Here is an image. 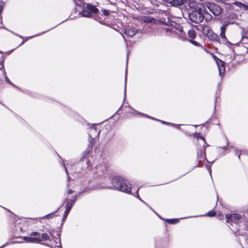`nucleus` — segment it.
Segmentation results:
<instances>
[{
    "mask_svg": "<svg viewBox=\"0 0 248 248\" xmlns=\"http://www.w3.org/2000/svg\"><path fill=\"white\" fill-rule=\"evenodd\" d=\"M111 183L115 189L122 192L130 193L131 186L129 182L122 177H114L111 180Z\"/></svg>",
    "mask_w": 248,
    "mask_h": 248,
    "instance_id": "f257e3e1",
    "label": "nucleus"
},
{
    "mask_svg": "<svg viewBox=\"0 0 248 248\" xmlns=\"http://www.w3.org/2000/svg\"><path fill=\"white\" fill-rule=\"evenodd\" d=\"M207 13L205 8L203 9L198 8V9L193 10L189 14V20L194 23L198 24L201 23L204 18V13Z\"/></svg>",
    "mask_w": 248,
    "mask_h": 248,
    "instance_id": "f03ea898",
    "label": "nucleus"
},
{
    "mask_svg": "<svg viewBox=\"0 0 248 248\" xmlns=\"http://www.w3.org/2000/svg\"><path fill=\"white\" fill-rule=\"evenodd\" d=\"M206 7L215 16H219L221 13V8L215 3L207 2L205 4Z\"/></svg>",
    "mask_w": 248,
    "mask_h": 248,
    "instance_id": "7ed1b4c3",
    "label": "nucleus"
},
{
    "mask_svg": "<svg viewBox=\"0 0 248 248\" xmlns=\"http://www.w3.org/2000/svg\"><path fill=\"white\" fill-rule=\"evenodd\" d=\"M241 215L238 214H231L226 215V219L227 223L232 225V223L237 224L241 219Z\"/></svg>",
    "mask_w": 248,
    "mask_h": 248,
    "instance_id": "20e7f679",
    "label": "nucleus"
},
{
    "mask_svg": "<svg viewBox=\"0 0 248 248\" xmlns=\"http://www.w3.org/2000/svg\"><path fill=\"white\" fill-rule=\"evenodd\" d=\"M99 133L100 131H97L96 126L95 125H93L90 128L88 131V134L90 138V142L91 144H93V141L94 139L98 137Z\"/></svg>",
    "mask_w": 248,
    "mask_h": 248,
    "instance_id": "39448f33",
    "label": "nucleus"
},
{
    "mask_svg": "<svg viewBox=\"0 0 248 248\" xmlns=\"http://www.w3.org/2000/svg\"><path fill=\"white\" fill-rule=\"evenodd\" d=\"M95 169L96 173L98 174V176H101L107 171V167L105 163L103 162L97 165Z\"/></svg>",
    "mask_w": 248,
    "mask_h": 248,
    "instance_id": "423d86ee",
    "label": "nucleus"
},
{
    "mask_svg": "<svg viewBox=\"0 0 248 248\" xmlns=\"http://www.w3.org/2000/svg\"><path fill=\"white\" fill-rule=\"evenodd\" d=\"M205 149L204 147L198 149L197 151V158L199 162L202 161L205 157Z\"/></svg>",
    "mask_w": 248,
    "mask_h": 248,
    "instance_id": "0eeeda50",
    "label": "nucleus"
},
{
    "mask_svg": "<svg viewBox=\"0 0 248 248\" xmlns=\"http://www.w3.org/2000/svg\"><path fill=\"white\" fill-rule=\"evenodd\" d=\"M76 199H77V198L76 197L74 199L70 200V201L67 203V205H66V208L64 212V215L63 218V219H64L66 217H67V215L68 214V213H69L72 206L74 204L76 200Z\"/></svg>",
    "mask_w": 248,
    "mask_h": 248,
    "instance_id": "6e6552de",
    "label": "nucleus"
},
{
    "mask_svg": "<svg viewBox=\"0 0 248 248\" xmlns=\"http://www.w3.org/2000/svg\"><path fill=\"white\" fill-rule=\"evenodd\" d=\"M128 112L131 114H133V115H140L141 116H143V117H145L146 118H149V119H155V118L154 117H152L151 116H150L147 114H145L144 113H141L135 109H134V108H129V110H128Z\"/></svg>",
    "mask_w": 248,
    "mask_h": 248,
    "instance_id": "1a4fd4ad",
    "label": "nucleus"
},
{
    "mask_svg": "<svg viewBox=\"0 0 248 248\" xmlns=\"http://www.w3.org/2000/svg\"><path fill=\"white\" fill-rule=\"evenodd\" d=\"M228 24H224L223 26L220 28V36L225 42H227V39L225 36V31L228 26Z\"/></svg>",
    "mask_w": 248,
    "mask_h": 248,
    "instance_id": "9d476101",
    "label": "nucleus"
},
{
    "mask_svg": "<svg viewBox=\"0 0 248 248\" xmlns=\"http://www.w3.org/2000/svg\"><path fill=\"white\" fill-rule=\"evenodd\" d=\"M24 240L25 241L33 243H40L41 242V239L40 238H33L31 237H23Z\"/></svg>",
    "mask_w": 248,
    "mask_h": 248,
    "instance_id": "9b49d317",
    "label": "nucleus"
},
{
    "mask_svg": "<svg viewBox=\"0 0 248 248\" xmlns=\"http://www.w3.org/2000/svg\"><path fill=\"white\" fill-rule=\"evenodd\" d=\"M137 31L135 28L130 27L126 29L124 32L125 34L128 36L132 37L137 33Z\"/></svg>",
    "mask_w": 248,
    "mask_h": 248,
    "instance_id": "f8f14e48",
    "label": "nucleus"
},
{
    "mask_svg": "<svg viewBox=\"0 0 248 248\" xmlns=\"http://www.w3.org/2000/svg\"><path fill=\"white\" fill-rule=\"evenodd\" d=\"M217 62L218 66L219 75L220 76H222L225 71L224 62L220 60H218V61H217Z\"/></svg>",
    "mask_w": 248,
    "mask_h": 248,
    "instance_id": "ddd939ff",
    "label": "nucleus"
},
{
    "mask_svg": "<svg viewBox=\"0 0 248 248\" xmlns=\"http://www.w3.org/2000/svg\"><path fill=\"white\" fill-rule=\"evenodd\" d=\"M86 8L89 11L93 13L96 14L99 12V10L94 6L89 3H86Z\"/></svg>",
    "mask_w": 248,
    "mask_h": 248,
    "instance_id": "4468645a",
    "label": "nucleus"
},
{
    "mask_svg": "<svg viewBox=\"0 0 248 248\" xmlns=\"http://www.w3.org/2000/svg\"><path fill=\"white\" fill-rule=\"evenodd\" d=\"M187 0H172L170 2L172 5L175 6H180L186 2Z\"/></svg>",
    "mask_w": 248,
    "mask_h": 248,
    "instance_id": "2eb2a0df",
    "label": "nucleus"
},
{
    "mask_svg": "<svg viewBox=\"0 0 248 248\" xmlns=\"http://www.w3.org/2000/svg\"><path fill=\"white\" fill-rule=\"evenodd\" d=\"M208 37L213 41L219 42V38L217 34L213 32Z\"/></svg>",
    "mask_w": 248,
    "mask_h": 248,
    "instance_id": "dca6fc26",
    "label": "nucleus"
},
{
    "mask_svg": "<svg viewBox=\"0 0 248 248\" xmlns=\"http://www.w3.org/2000/svg\"><path fill=\"white\" fill-rule=\"evenodd\" d=\"M203 33L208 37L210 34L213 31L211 30V28L208 26H205L203 29Z\"/></svg>",
    "mask_w": 248,
    "mask_h": 248,
    "instance_id": "f3484780",
    "label": "nucleus"
},
{
    "mask_svg": "<svg viewBox=\"0 0 248 248\" xmlns=\"http://www.w3.org/2000/svg\"><path fill=\"white\" fill-rule=\"evenodd\" d=\"M188 34L190 38L193 39L195 38L196 35V32L194 30H190L188 31Z\"/></svg>",
    "mask_w": 248,
    "mask_h": 248,
    "instance_id": "a211bd4d",
    "label": "nucleus"
},
{
    "mask_svg": "<svg viewBox=\"0 0 248 248\" xmlns=\"http://www.w3.org/2000/svg\"><path fill=\"white\" fill-rule=\"evenodd\" d=\"M41 241L42 240H44V241H48V240H50V237L49 236V235L47 233H43L41 235Z\"/></svg>",
    "mask_w": 248,
    "mask_h": 248,
    "instance_id": "6ab92c4d",
    "label": "nucleus"
},
{
    "mask_svg": "<svg viewBox=\"0 0 248 248\" xmlns=\"http://www.w3.org/2000/svg\"><path fill=\"white\" fill-rule=\"evenodd\" d=\"M82 15L85 17H90L92 15L91 13L87 9L82 10Z\"/></svg>",
    "mask_w": 248,
    "mask_h": 248,
    "instance_id": "aec40b11",
    "label": "nucleus"
},
{
    "mask_svg": "<svg viewBox=\"0 0 248 248\" xmlns=\"http://www.w3.org/2000/svg\"><path fill=\"white\" fill-rule=\"evenodd\" d=\"M166 221H167L170 224H175V223H176L178 221V219H166Z\"/></svg>",
    "mask_w": 248,
    "mask_h": 248,
    "instance_id": "412c9836",
    "label": "nucleus"
},
{
    "mask_svg": "<svg viewBox=\"0 0 248 248\" xmlns=\"http://www.w3.org/2000/svg\"><path fill=\"white\" fill-rule=\"evenodd\" d=\"M76 4L79 6H85V4L83 3L82 0H74Z\"/></svg>",
    "mask_w": 248,
    "mask_h": 248,
    "instance_id": "4be33fe9",
    "label": "nucleus"
},
{
    "mask_svg": "<svg viewBox=\"0 0 248 248\" xmlns=\"http://www.w3.org/2000/svg\"><path fill=\"white\" fill-rule=\"evenodd\" d=\"M143 18H144L143 21L145 22H148V23H150L152 22V20H154L153 18H151V17H149L148 16H144Z\"/></svg>",
    "mask_w": 248,
    "mask_h": 248,
    "instance_id": "5701e85b",
    "label": "nucleus"
},
{
    "mask_svg": "<svg viewBox=\"0 0 248 248\" xmlns=\"http://www.w3.org/2000/svg\"><path fill=\"white\" fill-rule=\"evenodd\" d=\"M216 214V212L214 211H210L207 213V215L209 217H214Z\"/></svg>",
    "mask_w": 248,
    "mask_h": 248,
    "instance_id": "b1692460",
    "label": "nucleus"
},
{
    "mask_svg": "<svg viewBox=\"0 0 248 248\" xmlns=\"http://www.w3.org/2000/svg\"><path fill=\"white\" fill-rule=\"evenodd\" d=\"M30 235L32 236H40V233H39L38 232H31L30 234Z\"/></svg>",
    "mask_w": 248,
    "mask_h": 248,
    "instance_id": "393cba45",
    "label": "nucleus"
},
{
    "mask_svg": "<svg viewBox=\"0 0 248 248\" xmlns=\"http://www.w3.org/2000/svg\"><path fill=\"white\" fill-rule=\"evenodd\" d=\"M168 124V125H171V126H174L178 129H179L180 126V125L175 124H174L169 123H167V124Z\"/></svg>",
    "mask_w": 248,
    "mask_h": 248,
    "instance_id": "a878e982",
    "label": "nucleus"
},
{
    "mask_svg": "<svg viewBox=\"0 0 248 248\" xmlns=\"http://www.w3.org/2000/svg\"><path fill=\"white\" fill-rule=\"evenodd\" d=\"M54 216H55V213H52L51 214L47 215L46 216V217L47 218H52L53 217H54Z\"/></svg>",
    "mask_w": 248,
    "mask_h": 248,
    "instance_id": "bb28decb",
    "label": "nucleus"
},
{
    "mask_svg": "<svg viewBox=\"0 0 248 248\" xmlns=\"http://www.w3.org/2000/svg\"><path fill=\"white\" fill-rule=\"evenodd\" d=\"M189 42H191L192 44L196 46H199V43L196 41L190 40H189Z\"/></svg>",
    "mask_w": 248,
    "mask_h": 248,
    "instance_id": "cd10ccee",
    "label": "nucleus"
},
{
    "mask_svg": "<svg viewBox=\"0 0 248 248\" xmlns=\"http://www.w3.org/2000/svg\"><path fill=\"white\" fill-rule=\"evenodd\" d=\"M102 12L104 16H107L109 15V12L107 10H103Z\"/></svg>",
    "mask_w": 248,
    "mask_h": 248,
    "instance_id": "c85d7f7f",
    "label": "nucleus"
},
{
    "mask_svg": "<svg viewBox=\"0 0 248 248\" xmlns=\"http://www.w3.org/2000/svg\"><path fill=\"white\" fill-rule=\"evenodd\" d=\"M139 190V188H138V190L137 191V192H136V194L137 195L136 196V197H137L140 201H141L142 202H144L145 204H146V203L141 200V199L139 197V195L138 194V191Z\"/></svg>",
    "mask_w": 248,
    "mask_h": 248,
    "instance_id": "c756f323",
    "label": "nucleus"
},
{
    "mask_svg": "<svg viewBox=\"0 0 248 248\" xmlns=\"http://www.w3.org/2000/svg\"><path fill=\"white\" fill-rule=\"evenodd\" d=\"M235 4L236 5H237L239 7H241V6H245L244 4H243V3H242L241 2H235Z\"/></svg>",
    "mask_w": 248,
    "mask_h": 248,
    "instance_id": "7c9ffc66",
    "label": "nucleus"
},
{
    "mask_svg": "<svg viewBox=\"0 0 248 248\" xmlns=\"http://www.w3.org/2000/svg\"><path fill=\"white\" fill-rule=\"evenodd\" d=\"M199 139L201 140L202 144L204 145L205 144V140L203 137H200Z\"/></svg>",
    "mask_w": 248,
    "mask_h": 248,
    "instance_id": "2f4dec72",
    "label": "nucleus"
},
{
    "mask_svg": "<svg viewBox=\"0 0 248 248\" xmlns=\"http://www.w3.org/2000/svg\"><path fill=\"white\" fill-rule=\"evenodd\" d=\"M126 78H125V80H124V95H125V93H126Z\"/></svg>",
    "mask_w": 248,
    "mask_h": 248,
    "instance_id": "473e14b6",
    "label": "nucleus"
},
{
    "mask_svg": "<svg viewBox=\"0 0 248 248\" xmlns=\"http://www.w3.org/2000/svg\"><path fill=\"white\" fill-rule=\"evenodd\" d=\"M3 9V5L0 4V13L2 12Z\"/></svg>",
    "mask_w": 248,
    "mask_h": 248,
    "instance_id": "72a5a7b5",
    "label": "nucleus"
},
{
    "mask_svg": "<svg viewBox=\"0 0 248 248\" xmlns=\"http://www.w3.org/2000/svg\"><path fill=\"white\" fill-rule=\"evenodd\" d=\"M155 119H154V120H157V121H158V120L155 118ZM159 121H160V120H159ZM160 122H161V123L162 124H167V122H164V121H160Z\"/></svg>",
    "mask_w": 248,
    "mask_h": 248,
    "instance_id": "f704fd0d",
    "label": "nucleus"
},
{
    "mask_svg": "<svg viewBox=\"0 0 248 248\" xmlns=\"http://www.w3.org/2000/svg\"><path fill=\"white\" fill-rule=\"evenodd\" d=\"M73 193V191L71 189H69L68 191V194H72Z\"/></svg>",
    "mask_w": 248,
    "mask_h": 248,
    "instance_id": "c9c22d12",
    "label": "nucleus"
},
{
    "mask_svg": "<svg viewBox=\"0 0 248 248\" xmlns=\"http://www.w3.org/2000/svg\"><path fill=\"white\" fill-rule=\"evenodd\" d=\"M63 165L64 167L65 171L66 174H68L67 170L66 168L65 167L64 164H63Z\"/></svg>",
    "mask_w": 248,
    "mask_h": 248,
    "instance_id": "e433bc0d",
    "label": "nucleus"
},
{
    "mask_svg": "<svg viewBox=\"0 0 248 248\" xmlns=\"http://www.w3.org/2000/svg\"><path fill=\"white\" fill-rule=\"evenodd\" d=\"M5 79H6V81L7 82L9 83H11V82H10V80H9V78H5Z\"/></svg>",
    "mask_w": 248,
    "mask_h": 248,
    "instance_id": "4c0bfd02",
    "label": "nucleus"
},
{
    "mask_svg": "<svg viewBox=\"0 0 248 248\" xmlns=\"http://www.w3.org/2000/svg\"><path fill=\"white\" fill-rule=\"evenodd\" d=\"M219 96V94H218L217 93H216V102L217 101V97Z\"/></svg>",
    "mask_w": 248,
    "mask_h": 248,
    "instance_id": "58836bf2",
    "label": "nucleus"
},
{
    "mask_svg": "<svg viewBox=\"0 0 248 248\" xmlns=\"http://www.w3.org/2000/svg\"><path fill=\"white\" fill-rule=\"evenodd\" d=\"M208 171H209L210 174L211 175V169H208Z\"/></svg>",
    "mask_w": 248,
    "mask_h": 248,
    "instance_id": "ea45409f",
    "label": "nucleus"
},
{
    "mask_svg": "<svg viewBox=\"0 0 248 248\" xmlns=\"http://www.w3.org/2000/svg\"><path fill=\"white\" fill-rule=\"evenodd\" d=\"M86 167H88V161H87V160L86 161Z\"/></svg>",
    "mask_w": 248,
    "mask_h": 248,
    "instance_id": "a19ab883",
    "label": "nucleus"
},
{
    "mask_svg": "<svg viewBox=\"0 0 248 248\" xmlns=\"http://www.w3.org/2000/svg\"><path fill=\"white\" fill-rule=\"evenodd\" d=\"M42 244H43L45 246H48V245L47 244H45V243H42Z\"/></svg>",
    "mask_w": 248,
    "mask_h": 248,
    "instance_id": "79ce46f5",
    "label": "nucleus"
},
{
    "mask_svg": "<svg viewBox=\"0 0 248 248\" xmlns=\"http://www.w3.org/2000/svg\"><path fill=\"white\" fill-rule=\"evenodd\" d=\"M7 244V243H6L4 245L1 246L0 248H3L4 246L6 245Z\"/></svg>",
    "mask_w": 248,
    "mask_h": 248,
    "instance_id": "37998d69",
    "label": "nucleus"
},
{
    "mask_svg": "<svg viewBox=\"0 0 248 248\" xmlns=\"http://www.w3.org/2000/svg\"><path fill=\"white\" fill-rule=\"evenodd\" d=\"M238 158H240V155H238Z\"/></svg>",
    "mask_w": 248,
    "mask_h": 248,
    "instance_id": "c03bdc74",
    "label": "nucleus"
},
{
    "mask_svg": "<svg viewBox=\"0 0 248 248\" xmlns=\"http://www.w3.org/2000/svg\"><path fill=\"white\" fill-rule=\"evenodd\" d=\"M236 155H237V154H238V152H237V151H236Z\"/></svg>",
    "mask_w": 248,
    "mask_h": 248,
    "instance_id": "a18cd8bd",
    "label": "nucleus"
},
{
    "mask_svg": "<svg viewBox=\"0 0 248 248\" xmlns=\"http://www.w3.org/2000/svg\"><path fill=\"white\" fill-rule=\"evenodd\" d=\"M58 248H61L60 246H57V247Z\"/></svg>",
    "mask_w": 248,
    "mask_h": 248,
    "instance_id": "49530a36",
    "label": "nucleus"
},
{
    "mask_svg": "<svg viewBox=\"0 0 248 248\" xmlns=\"http://www.w3.org/2000/svg\"><path fill=\"white\" fill-rule=\"evenodd\" d=\"M61 243L60 242V246H61Z\"/></svg>",
    "mask_w": 248,
    "mask_h": 248,
    "instance_id": "de8ad7c7",
    "label": "nucleus"
},
{
    "mask_svg": "<svg viewBox=\"0 0 248 248\" xmlns=\"http://www.w3.org/2000/svg\"><path fill=\"white\" fill-rule=\"evenodd\" d=\"M191 1H193V0H191Z\"/></svg>",
    "mask_w": 248,
    "mask_h": 248,
    "instance_id": "09e8293b",
    "label": "nucleus"
}]
</instances>
